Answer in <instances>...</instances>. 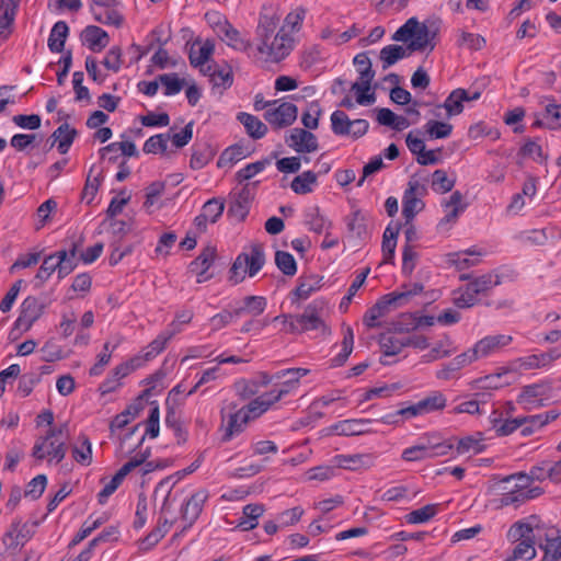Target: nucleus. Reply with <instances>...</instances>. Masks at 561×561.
<instances>
[{
  "label": "nucleus",
  "mask_w": 561,
  "mask_h": 561,
  "mask_svg": "<svg viewBox=\"0 0 561 561\" xmlns=\"http://www.w3.org/2000/svg\"><path fill=\"white\" fill-rule=\"evenodd\" d=\"M380 347L383 357H391L398 355L405 347L404 337L383 335L380 339Z\"/></svg>",
  "instance_id": "nucleus-53"
},
{
  "label": "nucleus",
  "mask_w": 561,
  "mask_h": 561,
  "mask_svg": "<svg viewBox=\"0 0 561 561\" xmlns=\"http://www.w3.org/2000/svg\"><path fill=\"white\" fill-rule=\"evenodd\" d=\"M499 284L491 274L473 278L465 287L455 293L454 302L458 308H470L478 302V296L484 294Z\"/></svg>",
  "instance_id": "nucleus-7"
},
{
  "label": "nucleus",
  "mask_w": 561,
  "mask_h": 561,
  "mask_svg": "<svg viewBox=\"0 0 561 561\" xmlns=\"http://www.w3.org/2000/svg\"><path fill=\"white\" fill-rule=\"evenodd\" d=\"M180 330L175 323H171L167 330L161 332L147 347L142 356L145 360H150L160 354L167 343Z\"/></svg>",
  "instance_id": "nucleus-26"
},
{
  "label": "nucleus",
  "mask_w": 561,
  "mask_h": 561,
  "mask_svg": "<svg viewBox=\"0 0 561 561\" xmlns=\"http://www.w3.org/2000/svg\"><path fill=\"white\" fill-rule=\"evenodd\" d=\"M543 527L538 516L531 515L513 524L507 533L512 541H518L508 558L512 561L531 560L536 557L535 543L541 539Z\"/></svg>",
  "instance_id": "nucleus-2"
},
{
  "label": "nucleus",
  "mask_w": 561,
  "mask_h": 561,
  "mask_svg": "<svg viewBox=\"0 0 561 561\" xmlns=\"http://www.w3.org/2000/svg\"><path fill=\"white\" fill-rule=\"evenodd\" d=\"M391 307L397 308L399 305L393 298V295H385L366 311L363 318L364 324L369 329L379 327L380 323L378 320L388 314L391 310Z\"/></svg>",
  "instance_id": "nucleus-18"
},
{
  "label": "nucleus",
  "mask_w": 561,
  "mask_h": 561,
  "mask_svg": "<svg viewBox=\"0 0 561 561\" xmlns=\"http://www.w3.org/2000/svg\"><path fill=\"white\" fill-rule=\"evenodd\" d=\"M298 115V107L294 103L284 102L265 112V119L276 128L290 126Z\"/></svg>",
  "instance_id": "nucleus-15"
},
{
  "label": "nucleus",
  "mask_w": 561,
  "mask_h": 561,
  "mask_svg": "<svg viewBox=\"0 0 561 561\" xmlns=\"http://www.w3.org/2000/svg\"><path fill=\"white\" fill-rule=\"evenodd\" d=\"M244 157L243 146L237 144L224 150L217 161V165L219 168L232 167L233 163L242 160Z\"/></svg>",
  "instance_id": "nucleus-52"
},
{
  "label": "nucleus",
  "mask_w": 561,
  "mask_h": 561,
  "mask_svg": "<svg viewBox=\"0 0 561 561\" xmlns=\"http://www.w3.org/2000/svg\"><path fill=\"white\" fill-rule=\"evenodd\" d=\"M170 140V133L157 134L149 137L142 147L145 153H167L168 142Z\"/></svg>",
  "instance_id": "nucleus-43"
},
{
  "label": "nucleus",
  "mask_w": 561,
  "mask_h": 561,
  "mask_svg": "<svg viewBox=\"0 0 561 561\" xmlns=\"http://www.w3.org/2000/svg\"><path fill=\"white\" fill-rule=\"evenodd\" d=\"M353 62L359 73V79L352 84L351 90L356 93V102L359 105H370L376 101L375 93L370 92V84L375 77L371 61L366 53H360L354 57Z\"/></svg>",
  "instance_id": "nucleus-6"
},
{
  "label": "nucleus",
  "mask_w": 561,
  "mask_h": 561,
  "mask_svg": "<svg viewBox=\"0 0 561 561\" xmlns=\"http://www.w3.org/2000/svg\"><path fill=\"white\" fill-rule=\"evenodd\" d=\"M437 318L434 316H417L413 313H403L401 319L394 324L399 332H410L420 328H428L435 324Z\"/></svg>",
  "instance_id": "nucleus-22"
},
{
  "label": "nucleus",
  "mask_w": 561,
  "mask_h": 561,
  "mask_svg": "<svg viewBox=\"0 0 561 561\" xmlns=\"http://www.w3.org/2000/svg\"><path fill=\"white\" fill-rule=\"evenodd\" d=\"M158 80L164 87V94L167 96L180 93L185 84V81L180 79L174 72L160 75Z\"/></svg>",
  "instance_id": "nucleus-51"
},
{
  "label": "nucleus",
  "mask_w": 561,
  "mask_h": 561,
  "mask_svg": "<svg viewBox=\"0 0 561 561\" xmlns=\"http://www.w3.org/2000/svg\"><path fill=\"white\" fill-rule=\"evenodd\" d=\"M306 18V10L298 7L290 11L284 19L282 25L278 24V31L289 35L293 39H297V34L302 27Z\"/></svg>",
  "instance_id": "nucleus-24"
},
{
  "label": "nucleus",
  "mask_w": 561,
  "mask_h": 561,
  "mask_svg": "<svg viewBox=\"0 0 561 561\" xmlns=\"http://www.w3.org/2000/svg\"><path fill=\"white\" fill-rule=\"evenodd\" d=\"M455 185V181L450 180L444 170H436L433 173L432 187L437 193H447L451 191Z\"/></svg>",
  "instance_id": "nucleus-62"
},
{
  "label": "nucleus",
  "mask_w": 561,
  "mask_h": 561,
  "mask_svg": "<svg viewBox=\"0 0 561 561\" xmlns=\"http://www.w3.org/2000/svg\"><path fill=\"white\" fill-rule=\"evenodd\" d=\"M286 145L298 153H311L318 150L317 137L305 128H293L285 137Z\"/></svg>",
  "instance_id": "nucleus-13"
},
{
  "label": "nucleus",
  "mask_w": 561,
  "mask_h": 561,
  "mask_svg": "<svg viewBox=\"0 0 561 561\" xmlns=\"http://www.w3.org/2000/svg\"><path fill=\"white\" fill-rule=\"evenodd\" d=\"M305 222L316 233H322L331 227V221L316 206L309 207L305 211Z\"/></svg>",
  "instance_id": "nucleus-32"
},
{
  "label": "nucleus",
  "mask_w": 561,
  "mask_h": 561,
  "mask_svg": "<svg viewBox=\"0 0 561 561\" xmlns=\"http://www.w3.org/2000/svg\"><path fill=\"white\" fill-rule=\"evenodd\" d=\"M510 373H512L511 368H503L499 373L478 378L473 381V388L481 390L499 389L508 383V381L503 380V377Z\"/></svg>",
  "instance_id": "nucleus-35"
},
{
  "label": "nucleus",
  "mask_w": 561,
  "mask_h": 561,
  "mask_svg": "<svg viewBox=\"0 0 561 561\" xmlns=\"http://www.w3.org/2000/svg\"><path fill=\"white\" fill-rule=\"evenodd\" d=\"M66 443L62 440L50 439L47 442L46 447L44 448V453L46 457H50V461L55 460L56 462H60L66 457Z\"/></svg>",
  "instance_id": "nucleus-60"
},
{
  "label": "nucleus",
  "mask_w": 561,
  "mask_h": 561,
  "mask_svg": "<svg viewBox=\"0 0 561 561\" xmlns=\"http://www.w3.org/2000/svg\"><path fill=\"white\" fill-rule=\"evenodd\" d=\"M467 90L456 89L446 98L445 102L437 105L438 110L444 108L448 118L459 115L463 111V103L466 102Z\"/></svg>",
  "instance_id": "nucleus-29"
},
{
  "label": "nucleus",
  "mask_w": 561,
  "mask_h": 561,
  "mask_svg": "<svg viewBox=\"0 0 561 561\" xmlns=\"http://www.w3.org/2000/svg\"><path fill=\"white\" fill-rule=\"evenodd\" d=\"M218 35L225 41L229 46L236 49L245 48L244 43L241 38L240 32L236 30L230 23L225 21L224 23H218Z\"/></svg>",
  "instance_id": "nucleus-38"
},
{
  "label": "nucleus",
  "mask_w": 561,
  "mask_h": 561,
  "mask_svg": "<svg viewBox=\"0 0 561 561\" xmlns=\"http://www.w3.org/2000/svg\"><path fill=\"white\" fill-rule=\"evenodd\" d=\"M214 49L215 45L210 39H206L205 42H194L188 54L191 65L193 67L204 66L209 60Z\"/></svg>",
  "instance_id": "nucleus-27"
},
{
  "label": "nucleus",
  "mask_w": 561,
  "mask_h": 561,
  "mask_svg": "<svg viewBox=\"0 0 561 561\" xmlns=\"http://www.w3.org/2000/svg\"><path fill=\"white\" fill-rule=\"evenodd\" d=\"M245 278V252H241L229 271L228 282L237 285Z\"/></svg>",
  "instance_id": "nucleus-57"
},
{
  "label": "nucleus",
  "mask_w": 561,
  "mask_h": 561,
  "mask_svg": "<svg viewBox=\"0 0 561 561\" xmlns=\"http://www.w3.org/2000/svg\"><path fill=\"white\" fill-rule=\"evenodd\" d=\"M77 135L78 131L75 128L64 123L51 134L50 138L53 141L50 142V148L57 144L58 151L65 154L68 152Z\"/></svg>",
  "instance_id": "nucleus-25"
},
{
  "label": "nucleus",
  "mask_w": 561,
  "mask_h": 561,
  "mask_svg": "<svg viewBox=\"0 0 561 561\" xmlns=\"http://www.w3.org/2000/svg\"><path fill=\"white\" fill-rule=\"evenodd\" d=\"M279 9L274 3H264L259 12L254 32V57L263 64H279L294 50L297 39L278 31Z\"/></svg>",
  "instance_id": "nucleus-1"
},
{
  "label": "nucleus",
  "mask_w": 561,
  "mask_h": 561,
  "mask_svg": "<svg viewBox=\"0 0 561 561\" xmlns=\"http://www.w3.org/2000/svg\"><path fill=\"white\" fill-rule=\"evenodd\" d=\"M245 424V405L239 407L229 402L221 409V428L225 431L222 442L230 440L234 435L243 432Z\"/></svg>",
  "instance_id": "nucleus-9"
},
{
  "label": "nucleus",
  "mask_w": 561,
  "mask_h": 561,
  "mask_svg": "<svg viewBox=\"0 0 561 561\" xmlns=\"http://www.w3.org/2000/svg\"><path fill=\"white\" fill-rule=\"evenodd\" d=\"M275 264L286 276H294L297 273V262L289 252L276 251Z\"/></svg>",
  "instance_id": "nucleus-49"
},
{
  "label": "nucleus",
  "mask_w": 561,
  "mask_h": 561,
  "mask_svg": "<svg viewBox=\"0 0 561 561\" xmlns=\"http://www.w3.org/2000/svg\"><path fill=\"white\" fill-rule=\"evenodd\" d=\"M308 370L305 368H290L282 370L277 374V378L288 376L289 378L280 386L264 392L253 399L248 398V422L260 417L270 408L279 401L284 396L288 394L297 387L298 380L307 375Z\"/></svg>",
  "instance_id": "nucleus-3"
},
{
  "label": "nucleus",
  "mask_w": 561,
  "mask_h": 561,
  "mask_svg": "<svg viewBox=\"0 0 561 561\" xmlns=\"http://www.w3.org/2000/svg\"><path fill=\"white\" fill-rule=\"evenodd\" d=\"M67 430V424H62L60 427L58 428H50L47 434L44 436V437H39L34 447H33V451H32V456L34 458H36L37 460H43L46 458V454L44 453V448L46 447V444L48 440L50 439H55L56 436L58 435H62L64 434V431Z\"/></svg>",
  "instance_id": "nucleus-46"
},
{
  "label": "nucleus",
  "mask_w": 561,
  "mask_h": 561,
  "mask_svg": "<svg viewBox=\"0 0 561 561\" xmlns=\"http://www.w3.org/2000/svg\"><path fill=\"white\" fill-rule=\"evenodd\" d=\"M106 151H121L122 154L126 157H138L139 152L136 148V145L133 141H121V142H112L102 149H100L101 157L104 158Z\"/></svg>",
  "instance_id": "nucleus-58"
},
{
  "label": "nucleus",
  "mask_w": 561,
  "mask_h": 561,
  "mask_svg": "<svg viewBox=\"0 0 561 561\" xmlns=\"http://www.w3.org/2000/svg\"><path fill=\"white\" fill-rule=\"evenodd\" d=\"M266 262L264 248L260 243L251 245V253L248 255V277L255 276Z\"/></svg>",
  "instance_id": "nucleus-40"
},
{
  "label": "nucleus",
  "mask_w": 561,
  "mask_h": 561,
  "mask_svg": "<svg viewBox=\"0 0 561 561\" xmlns=\"http://www.w3.org/2000/svg\"><path fill=\"white\" fill-rule=\"evenodd\" d=\"M496 489L501 493L502 506L516 505L541 494V489L529 488L526 473L518 472L499 481Z\"/></svg>",
  "instance_id": "nucleus-4"
},
{
  "label": "nucleus",
  "mask_w": 561,
  "mask_h": 561,
  "mask_svg": "<svg viewBox=\"0 0 561 561\" xmlns=\"http://www.w3.org/2000/svg\"><path fill=\"white\" fill-rule=\"evenodd\" d=\"M454 448V444L440 442L436 434H426L417 443L405 448L401 458L405 461H422L428 458L446 456Z\"/></svg>",
  "instance_id": "nucleus-5"
},
{
  "label": "nucleus",
  "mask_w": 561,
  "mask_h": 561,
  "mask_svg": "<svg viewBox=\"0 0 561 561\" xmlns=\"http://www.w3.org/2000/svg\"><path fill=\"white\" fill-rule=\"evenodd\" d=\"M435 33H432L425 24H419V28L415 31L412 41L409 45L411 50H423L427 46L432 50L435 44L432 43Z\"/></svg>",
  "instance_id": "nucleus-37"
},
{
  "label": "nucleus",
  "mask_w": 561,
  "mask_h": 561,
  "mask_svg": "<svg viewBox=\"0 0 561 561\" xmlns=\"http://www.w3.org/2000/svg\"><path fill=\"white\" fill-rule=\"evenodd\" d=\"M81 39L94 53L101 51L110 43L107 32L96 25H88L81 33Z\"/></svg>",
  "instance_id": "nucleus-21"
},
{
  "label": "nucleus",
  "mask_w": 561,
  "mask_h": 561,
  "mask_svg": "<svg viewBox=\"0 0 561 561\" xmlns=\"http://www.w3.org/2000/svg\"><path fill=\"white\" fill-rule=\"evenodd\" d=\"M542 535H545V542H542V538L538 540L539 547L543 550L546 554H550L556 557L557 559L561 558V539L558 537V531L553 528L548 530L543 529Z\"/></svg>",
  "instance_id": "nucleus-36"
},
{
  "label": "nucleus",
  "mask_w": 561,
  "mask_h": 561,
  "mask_svg": "<svg viewBox=\"0 0 561 561\" xmlns=\"http://www.w3.org/2000/svg\"><path fill=\"white\" fill-rule=\"evenodd\" d=\"M207 499V493L204 490H199L192 494L181 507V515L185 526L183 529L191 527L194 522L198 518L204 503Z\"/></svg>",
  "instance_id": "nucleus-20"
},
{
  "label": "nucleus",
  "mask_w": 561,
  "mask_h": 561,
  "mask_svg": "<svg viewBox=\"0 0 561 561\" xmlns=\"http://www.w3.org/2000/svg\"><path fill=\"white\" fill-rule=\"evenodd\" d=\"M38 522L22 523L21 519H14L3 537V542L8 549L23 547L35 534Z\"/></svg>",
  "instance_id": "nucleus-12"
},
{
  "label": "nucleus",
  "mask_w": 561,
  "mask_h": 561,
  "mask_svg": "<svg viewBox=\"0 0 561 561\" xmlns=\"http://www.w3.org/2000/svg\"><path fill=\"white\" fill-rule=\"evenodd\" d=\"M238 186H236L229 194V208L228 214L237 218L239 221L245 219V169L237 172Z\"/></svg>",
  "instance_id": "nucleus-16"
},
{
  "label": "nucleus",
  "mask_w": 561,
  "mask_h": 561,
  "mask_svg": "<svg viewBox=\"0 0 561 561\" xmlns=\"http://www.w3.org/2000/svg\"><path fill=\"white\" fill-rule=\"evenodd\" d=\"M446 398L442 392L435 391L419 401L423 414L443 410L446 407Z\"/></svg>",
  "instance_id": "nucleus-47"
},
{
  "label": "nucleus",
  "mask_w": 561,
  "mask_h": 561,
  "mask_svg": "<svg viewBox=\"0 0 561 561\" xmlns=\"http://www.w3.org/2000/svg\"><path fill=\"white\" fill-rule=\"evenodd\" d=\"M47 484V478L45 474H38L33 478L26 485L24 495L36 500L42 496Z\"/></svg>",
  "instance_id": "nucleus-61"
},
{
  "label": "nucleus",
  "mask_w": 561,
  "mask_h": 561,
  "mask_svg": "<svg viewBox=\"0 0 561 561\" xmlns=\"http://www.w3.org/2000/svg\"><path fill=\"white\" fill-rule=\"evenodd\" d=\"M513 342L510 334L486 335L477 341L472 350L478 360L494 356Z\"/></svg>",
  "instance_id": "nucleus-10"
},
{
  "label": "nucleus",
  "mask_w": 561,
  "mask_h": 561,
  "mask_svg": "<svg viewBox=\"0 0 561 561\" xmlns=\"http://www.w3.org/2000/svg\"><path fill=\"white\" fill-rule=\"evenodd\" d=\"M545 368L543 360L541 353L539 354H531L525 357L517 358L513 362V367L511 368L513 370H531V369H539Z\"/></svg>",
  "instance_id": "nucleus-55"
},
{
  "label": "nucleus",
  "mask_w": 561,
  "mask_h": 561,
  "mask_svg": "<svg viewBox=\"0 0 561 561\" xmlns=\"http://www.w3.org/2000/svg\"><path fill=\"white\" fill-rule=\"evenodd\" d=\"M352 122L343 111H335L331 114L332 131L337 136H346Z\"/></svg>",
  "instance_id": "nucleus-56"
},
{
  "label": "nucleus",
  "mask_w": 561,
  "mask_h": 561,
  "mask_svg": "<svg viewBox=\"0 0 561 561\" xmlns=\"http://www.w3.org/2000/svg\"><path fill=\"white\" fill-rule=\"evenodd\" d=\"M408 56L407 49L399 45H387L380 50L382 68L387 69Z\"/></svg>",
  "instance_id": "nucleus-42"
},
{
  "label": "nucleus",
  "mask_w": 561,
  "mask_h": 561,
  "mask_svg": "<svg viewBox=\"0 0 561 561\" xmlns=\"http://www.w3.org/2000/svg\"><path fill=\"white\" fill-rule=\"evenodd\" d=\"M45 306L34 296L26 297L20 307V316L15 320V328L27 331L43 314Z\"/></svg>",
  "instance_id": "nucleus-14"
},
{
  "label": "nucleus",
  "mask_w": 561,
  "mask_h": 561,
  "mask_svg": "<svg viewBox=\"0 0 561 561\" xmlns=\"http://www.w3.org/2000/svg\"><path fill=\"white\" fill-rule=\"evenodd\" d=\"M317 182V174L312 171H306L297 175L291 182V190L297 194H308L312 192V186Z\"/></svg>",
  "instance_id": "nucleus-45"
},
{
  "label": "nucleus",
  "mask_w": 561,
  "mask_h": 561,
  "mask_svg": "<svg viewBox=\"0 0 561 561\" xmlns=\"http://www.w3.org/2000/svg\"><path fill=\"white\" fill-rule=\"evenodd\" d=\"M548 393V387L541 383L525 386L517 397V403L526 410H534L543 407V400Z\"/></svg>",
  "instance_id": "nucleus-19"
},
{
  "label": "nucleus",
  "mask_w": 561,
  "mask_h": 561,
  "mask_svg": "<svg viewBox=\"0 0 561 561\" xmlns=\"http://www.w3.org/2000/svg\"><path fill=\"white\" fill-rule=\"evenodd\" d=\"M437 513L435 504L425 505L407 514L405 519L410 524H423L428 522Z\"/></svg>",
  "instance_id": "nucleus-54"
},
{
  "label": "nucleus",
  "mask_w": 561,
  "mask_h": 561,
  "mask_svg": "<svg viewBox=\"0 0 561 561\" xmlns=\"http://www.w3.org/2000/svg\"><path fill=\"white\" fill-rule=\"evenodd\" d=\"M426 192V185L420 180L412 178L409 181L402 198V215L407 222L411 221L424 208L422 197Z\"/></svg>",
  "instance_id": "nucleus-8"
},
{
  "label": "nucleus",
  "mask_w": 561,
  "mask_h": 561,
  "mask_svg": "<svg viewBox=\"0 0 561 561\" xmlns=\"http://www.w3.org/2000/svg\"><path fill=\"white\" fill-rule=\"evenodd\" d=\"M82 244L83 238L80 237L78 240L71 241L68 249H61L54 253L58 279H64L78 266V253Z\"/></svg>",
  "instance_id": "nucleus-11"
},
{
  "label": "nucleus",
  "mask_w": 561,
  "mask_h": 561,
  "mask_svg": "<svg viewBox=\"0 0 561 561\" xmlns=\"http://www.w3.org/2000/svg\"><path fill=\"white\" fill-rule=\"evenodd\" d=\"M217 256V249L214 245L205 247L199 255L190 263V271H208Z\"/></svg>",
  "instance_id": "nucleus-41"
},
{
  "label": "nucleus",
  "mask_w": 561,
  "mask_h": 561,
  "mask_svg": "<svg viewBox=\"0 0 561 561\" xmlns=\"http://www.w3.org/2000/svg\"><path fill=\"white\" fill-rule=\"evenodd\" d=\"M69 34V27L65 21H58L50 30L48 37V48L51 53H61L65 49V43Z\"/></svg>",
  "instance_id": "nucleus-31"
},
{
  "label": "nucleus",
  "mask_w": 561,
  "mask_h": 561,
  "mask_svg": "<svg viewBox=\"0 0 561 561\" xmlns=\"http://www.w3.org/2000/svg\"><path fill=\"white\" fill-rule=\"evenodd\" d=\"M56 255L49 254L44 257L42 265L39 266L33 283L36 289L43 287L44 283L50 278L54 272H57Z\"/></svg>",
  "instance_id": "nucleus-39"
},
{
  "label": "nucleus",
  "mask_w": 561,
  "mask_h": 561,
  "mask_svg": "<svg viewBox=\"0 0 561 561\" xmlns=\"http://www.w3.org/2000/svg\"><path fill=\"white\" fill-rule=\"evenodd\" d=\"M371 423L368 419H352L344 420L335 423L332 426V431L337 435L354 436L362 435L370 432L369 424Z\"/></svg>",
  "instance_id": "nucleus-23"
},
{
  "label": "nucleus",
  "mask_w": 561,
  "mask_h": 561,
  "mask_svg": "<svg viewBox=\"0 0 561 561\" xmlns=\"http://www.w3.org/2000/svg\"><path fill=\"white\" fill-rule=\"evenodd\" d=\"M348 232L359 240H366L369 236L367 227V216L360 210H354L346 217Z\"/></svg>",
  "instance_id": "nucleus-30"
},
{
  "label": "nucleus",
  "mask_w": 561,
  "mask_h": 561,
  "mask_svg": "<svg viewBox=\"0 0 561 561\" xmlns=\"http://www.w3.org/2000/svg\"><path fill=\"white\" fill-rule=\"evenodd\" d=\"M104 10H98L94 5H90V12L93 19L105 25H114L119 27L123 24V15L116 10V7L103 8Z\"/></svg>",
  "instance_id": "nucleus-34"
},
{
  "label": "nucleus",
  "mask_w": 561,
  "mask_h": 561,
  "mask_svg": "<svg viewBox=\"0 0 561 561\" xmlns=\"http://www.w3.org/2000/svg\"><path fill=\"white\" fill-rule=\"evenodd\" d=\"M224 209L225 205L222 202L211 198L204 204L202 213L209 219V222L214 224L222 215Z\"/></svg>",
  "instance_id": "nucleus-64"
},
{
  "label": "nucleus",
  "mask_w": 561,
  "mask_h": 561,
  "mask_svg": "<svg viewBox=\"0 0 561 561\" xmlns=\"http://www.w3.org/2000/svg\"><path fill=\"white\" fill-rule=\"evenodd\" d=\"M419 24L420 22L416 18H410L394 32L392 39L396 42H408L413 37L415 31L419 28Z\"/></svg>",
  "instance_id": "nucleus-59"
},
{
  "label": "nucleus",
  "mask_w": 561,
  "mask_h": 561,
  "mask_svg": "<svg viewBox=\"0 0 561 561\" xmlns=\"http://www.w3.org/2000/svg\"><path fill=\"white\" fill-rule=\"evenodd\" d=\"M321 278L318 276H308L300 278L299 285L295 289V295L298 299L305 300L309 298L314 291L320 289Z\"/></svg>",
  "instance_id": "nucleus-44"
},
{
  "label": "nucleus",
  "mask_w": 561,
  "mask_h": 561,
  "mask_svg": "<svg viewBox=\"0 0 561 561\" xmlns=\"http://www.w3.org/2000/svg\"><path fill=\"white\" fill-rule=\"evenodd\" d=\"M425 131L431 139L448 138L453 131V125L431 119L425 124Z\"/></svg>",
  "instance_id": "nucleus-50"
},
{
  "label": "nucleus",
  "mask_w": 561,
  "mask_h": 561,
  "mask_svg": "<svg viewBox=\"0 0 561 561\" xmlns=\"http://www.w3.org/2000/svg\"><path fill=\"white\" fill-rule=\"evenodd\" d=\"M323 306V302L313 301L306 307L305 311L300 316H298V322L302 332L311 330H321L322 332H325L328 330L322 319Z\"/></svg>",
  "instance_id": "nucleus-17"
},
{
  "label": "nucleus",
  "mask_w": 561,
  "mask_h": 561,
  "mask_svg": "<svg viewBox=\"0 0 561 561\" xmlns=\"http://www.w3.org/2000/svg\"><path fill=\"white\" fill-rule=\"evenodd\" d=\"M73 459L80 465L88 466L92 460V447L88 437L83 436L82 446L72 448Z\"/></svg>",
  "instance_id": "nucleus-63"
},
{
  "label": "nucleus",
  "mask_w": 561,
  "mask_h": 561,
  "mask_svg": "<svg viewBox=\"0 0 561 561\" xmlns=\"http://www.w3.org/2000/svg\"><path fill=\"white\" fill-rule=\"evenodd\" d=\"M322 108L317 101L311 102L301 115V123L307 130L317 129Z\"/></svg>",
  "instance_id": "nucleus-48"
},
{
  "label": "nucleus",
  "mask_w": 561,
  "mask_h": 561,
  "mask_svg": "<svg viewBox=\"0 0 561 561\" xmlns=\"http://www.w3.org/2000/svg\"><path fill=\"white\" fill-rule=\"evenodd\" d=\"M455 448L458 455H476L482 453L484 450L482 433H477L458 439Z\"/></svg>",
  "instance_id": "nucleus-33"
},
{
  "label": "nucleus",
  "mask_w": 561,
  "mask_h": 561,
  "mask_svg": "<svg viewBox=\"0 0 561 561\" xmlns=\"http://www.w3.org/2000/svg\"><path fill=\"white\" fill-rule=\"evenodd\" d=\"M462 195L460 192L455 191L448 201L443 202V207L445 208V216L439 221L438 227H444L447 224H454L458 216L463 211L465 206L461 205Z\"/></svg>",
  "instance_id": "nucleus-28"
}]
</instances>
